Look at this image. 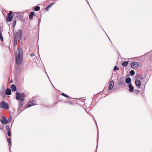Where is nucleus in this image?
<instances>
[{"instance_id":"nucleus-15","label":"nucleus","mask_w":152,"mask_h":152,"mask_svg":"<svg viewBox=\"0 0 152 152\" xmlns=\"http://www.w3.org/2000/svg\"><path fill=\"white\" fill-rule=\"evenodd\" d=\"M34 12H31L30 15H29V18L31 20H32L33 19V16H34Z\"/></svg>"},{"instance_id":"nucleus-7","label":"nucleus","mask_w":152,"mask_h":152,"mask_svg":"<svg viewBox=\"0 0 152 152\" xmlns=\"http://www.w3.org/2000/svg\"><path fill=\"white\" fill-rule=\"evenodd\" d=\"M139 66V64L136 62L134 61L131 64V67L134 69L137 68Z\"/></svg>"},{"instance_id":"nucleus-9","label":"nucleus","mask_w":152,"mask_h":152,"mask_svg":"<svg viewBox=\"0 0 152 152\" xmlns=\"http://www.w3.org/2000/svg\"><path fill=\"white\" fill-rule=\"evenodd\" d=\"M2 119L3 120H0V121L2 124H7L9 122V121H8V120L5 118L3 117Z\"/></svg>"},{"instance_id":"nucleus-34","label":"nucleus","mask_w":152,"mask_h":152,"mask_svg":"<svg viewBox=\"0 0 152 152\" xmlns=\"http://www.w3.org/2000/svg\"><path fill=\"white\" fill-rule=\"evenodd\" d=\"M142 79V78H140V80H141V79Z\"/></svg>"},{"instance_id":"nucleus-12","label":"nucleus","mask_w":152,"mask_h":152,"mask_svg":"<svg viewBox=\"0 0 152 152\" xmlns=\"http://www.w3.org/2000/svg\"><path fill=\"white\" fill-rule=\"evenodd\" d=\"M128 86L129 88V91L131 92H133L134 91V87L130 83L129 84Z\"/></svg>"},{"instance_id":"nucleus-18","label":"nucleus","mask_w":152,"mask_h":152,"mask_svg":"<svg viewBox=\"0 0 152 152\" xmlns=\"http://www.w3.org/2000/svg\"><path fill=\"white\" fill-rule=\"evenodd\" d=\"M118 83L120 85H122L125 84V82H124L122 80H120L118 81Z\"/></svg>"},{"instance_id":"nucleus-29","label":"nucleus","mask_w":152,"mask_h":152,"mask_svg":"<svg viewBox=\"0 0 152 152\" xmlns=\"http://www.w3.org/2000/svg\"><path fill=\"white\" fill-rule=\"evenodd\" d=\"M16 23V21L15 20L13 22V24H12L13 26H15Z\"/></svg>"},{"instance_id":"nucleus-32","label":"nucleus","mask_w":152,"mask_h":152,"mask_svg":"<svg viewBox=\"0 0 152 152\" xmlns=\"http://www.w3.org/2000/svg\"><path fill=\"white\" fill-rule=\"evenodd\" d=\"M55 4V3L54 2H53L51 4H50V6H52L53 4Z\"/></svg>"},{"instance_id":"nucleus-2","label":"nucleus","mask_w":152,"mask_h":152,"mask_svg":"<svg viewBox=\"0 0 152 152\" xmlns=\"http://www.w3.org/2000/svg\"><path fill=\"white\" fill-rule=\"evenodd\" d=\"M22 35V32L21 29H19L18 31L14 35V42L15 44L17 43V40H20Z\"/></svg>"},{"instance_id":"nucleus-23","label":"nucleus","mask_w":152,"mask_h":152,"mask_svg":"<svg viewBox=\"0 0 152 152\" xmlns=\"http://www.w3.org/2000/svg\"><path fill=\"white\" fill-rule=\"evenodd\" d=\"M51 6H50V5H48L47 7L45 8V10L47 11H48L49 9Z\"/></svg>"},{"instance_id":"nucleus-22","label":"nucleus","mask_w":152,"mask_h":152,"mask_svg":"<svg viewBox=\"0 0 152 152\" xmlns=\"http://www.w3.org/2000/svg\"><path fill=\"white\" fill-rule=\"evenodd\" d=\"M130 74L131 75H134V70H131L130 72Z\"/></svg>"},{"instance_id":"nucleus-5","label":"nucleus","mask_w":152,"mask_h":152,"mask_svg":"<svg viewBox=\"0 0 152 152\" xmlns=\"http://www.w3.org/2000/svg\"><path fill=\"white\" fill-rule=\"evenodd\" d=\"M37 102L36 101L33 100L32 101H29L26 105V106L27 107H30L32 106L36 105Z\"/></svg>"},{"instance_id":"nucleus-27","label":"nucleus","mask_w":152,"mask_h":152,"mask_svg":"<svg viewBox=\"0 0 152 152\" xmlns=\"http://www.w3.org/2000/svg\"><path fill=\"white\" fill-rule=\"evenodd\" d=\"M6 129L8 131V130H10V127L9 126H6Z\"/></svg>"},{"instance_id":"nucleus-17","label":"nucleus","mask_w":152,"mask_h":152,"mask_svg":"<svg viewBox=\"0 0 152 152\" xmlns=\"http://www.w3.org/2000/svg\"><path fill=\"white\" fill-rule=\"evenodd\" d=\"M128 64V61H125L123 62L122 64V65L124 66H126Z\"/></svg>"},{"instance_id":"nucleus-14","label":"nucleus","mask_w":152,"mask_h":152,"mask_svg":"<svg viewBox=\"0 0 152 152\" xmlns=\"http://www.w3.org/2000/svg\"><path fill=\"white\" fill-rule=\"evenodd\" d=\"M6 94L7 95H11V90L10 89L7 88L6 90Z\"/></svg>"},{"instance_id":"nucleus-24","label":"nucleus","mask_w":152,"mask_h":152,"mask_svg":"<svg viewBox=\"0 0 152 152\" xmlns=\"http://www.w3.org/2000/svg\"><path fill=\"white\" fill-rule=\"evenodd\" d=\"M23 106V104L21 102H20L19 103V110H20V108L22 107Z\"/></svg>"},{"instance_id":"nucleus-11","label":"nucleus","mask_w":152,"mask_h":152,"mask_svg":"<svg viewBox=\"0 0 152 152\" xmlns=\"http://www.w3.org/2000/svg\"><path fill=\"white\" fill-rule=\"evenodd\" d=\"M5 94L6 92L5 91V89L3 87L2 88V91L1 92L0 94L2 96L4 97L5 96Z\"/></svg>"},{"instance_id":"nucleus-26","label":"nucleus","mask_w":152,"mask_h":152,"mask_svg":"<svg viewBox=\"0 0 152 152\" xmlns=\"http://www.w3.org/2000/svg\"><path fill=\"white\" fill-rule=\"evenodd\" d=\"M118 70V68L116 66H115V67H114V70L115 71L116 70Z\"/></svg>"},{"instance_id":"nucleus-31","label":"nucleus","mask_w":152,"mask_h":152,"mask_svg":"<svg viewBox=\"0 0 152 152\" xmlns=\"http://www.w3.org/2000/svg\"><path fill=\"white\" fill-rule=\"evenodd\" d=\"M135 92L136 94H138L139 92V90H136L135 91Z\"/></svg>"},{"instance_id":"nucleus-28","label":"nucleus","mask_w":152,"mask_h":152,"mask_svg":"<svg viewBox=\"0 0 152 152\" xmlns=\"http://www.w3.org/2000/svg\"><path fill=\"white\" fill-rule=\"evenodd\" d=\"M61 95H63V96L65 97H69L67 95L65 94H64L62 93L61 94Z\"/></svg>"},{"instance_id":"nucleus-10","label":"nucleus","mask_w":152,"mask_h":152,"mask_svg":"<svg viewBox=\"0 0 152 152\" xmlns=\"http://www.w3.org/2000/svg\"><path fill=\"white\" fill-rule=\"evenodd\" d=\"M114 81L113 80H112L110 83V84L109 86V90H112L113 88L114 85Z\"/></svg>"},{"instance_id":"nucleus-30","label":"nucleus","mask_w":152,"mask_h":152,"mask_svg":"<svg viewBox=\"0 0 152 152\" xmlns=\"http://www.w3.org/2000/svg\"><path fill=\"white\" fill-rule=\"evenodd\" d=\"M12 120V118L11 117H10L9 118V119H8V121H9V122H10Z\"/></svg>"},{"instance_id":"nucleus-25","label":"nucleus","mask_w":152,"mask_h":152,"mask_svg":"<svg viewBox=\"0 0 152 152\" xmlns=\"http://www.w3.org/2000/svg\"><path fill=\"white\" fill-rule=\"evenodd\" d=\"M7 134L8 136L9 137H10L11 136V134L10 130H8V131H7Z\"/></svg>"},{"instance_id":"nucleus-21","label":"nucleus","mask_w":152,"mask_h":152,"mask_svg":"<svg viewBox=\"0 0 152 152\" xmlns=\"http://www.w3.org/2000/svg\"><path fill=\"white\" fill-rule=\"evenodd\" d=\"M40 7L39 6H37L34 8V10L35 11H38L40 10Z\"/></svg>"},{"instance_id":"nucleus-4","label":"nucleus","mask_w":152,"mask_h":152,"mask_svg":"<svg viewBox=\"0 0 152 152\" xmlns=\"http://www.w3.org/2000/svg\"><path fill=\"white\" fill-rule=\"evenodd\" d=\"M0 108H4L5 109H7L9 108V107L7 104L4 101H2L0 103Z\"/></svg>"},{"instance_id":"nucleus-19","label":"nucleus","mask_w":152,"mask_h":152,"mask_svg":"<svg viewBox=\"0 0 152 152\" xmlns=\"http://www.w3.org/2000/svg\"><path fill=\"white\" fill-rule=\"evenodd\" d=\"M7 140L8 142L9 143L10 147H11V140L10 138H7Z\"/></svg>"},{"instance_id":"nucleus-33","label":"nucleus","mask_w":152,"mask_h":152,"mask_svg":"<svg viewBox=\"0 0 152 152\" xmlns=\"http://www.w3.org/2000/svg\"><path fill=\"white\" fill-rule=\"evenodd\" d=\"M34 54H32V53H31L30 54V56L32 57L34 56Z\"/></svg>"},{"instance_id":"nucleus-20","label":"nucleus","mask_w":152,"mask_h":152,"mask_svg":"<svg viewBox=\"0 0 152 152\" xmlns=\"http://www.w3.org/2000/svg\"><path fill=\"white\" fill-rule=\"evenodd\" d=\"M0 38L1 40V41H3V39L2 37V33H1V31H0Z\"/></svg>"},{"instance_id":"nucleus-6","label":"nucleus","mask_w":152,"mask_h":152,"mask_svg":"<svg viewBox=\"0 0 152 152\" xmlns=\"http://www.w3.org/2000/svg\"><path fill=\"white\" fill-rule=\"evenodd\" d=\"M12 11H10L9 13L7 14V20L8 22H10L12 21L13 17L11 15H12Z\"/></svg>"},{"instance_id":"nucleus-8","label":"nucleus","mask_w":152,"mask_h":152,"mask_svg":"<svg viewBox=\"0 0 152 152\" xmlns=\"http://www.w3.org/2000/svg\"><path fill=\"white\" fill-rule=\"evenodd\" d=\"M135 84L137 87L139 88L140 87L141 83L140 81L138 79H136L135 81Z\"/></svg>"},{"instance_id":"nucleus-3","label":"nucleus","mask_w":152,"mask_h":152,"mask_svg":"<svg viewBox=\"0 0 152 152\" xmlns=\"http://www.w3.org/2000/svg\"><path fill=\"white\" fill-rule=\"evenodd\" d=\"M16 99H19L21 101H24V97L25 96V94L24 93H20L18 92L16 93Z\"/></svg>"},{"instance_id":"nucleus-13","label":"nucleus","mask_w":152,"mask_h":152,"mask_svg":"<svg viewBox=\"0 0 152 152\" xmlns=\"http://www.w3.org/2000/svg\"><path fill=\"white\" fill-rule=\"evenodd\" d=\"M11 88L12 92L15 91L16 90V87L14 84H12L11 86Z\"/></svg>"},{"instance_id":"nucleus-16","label":"nucleus","mask_w":152,"mask_h":152,"mask_svg":"<svg viewBox=\"0 0 152 152\" xmlns=\"http://www.w3.org/2000/svg\"><path fill=\"white\" fill-rule=\"evenodd\" d=\"M131 81V79L129 77H128L126 78L125 81L126 83H129Z\"/></svg>"},{"instance_id":"nucleus-1","label":"nucleus","mask_w":152,"mask_h":152,"mask_svg":"<svg viewBox=\"0 0 152 152\" xmlns=\"http://www.w3.org/2000/svg\"><path fill=\"white\" fill-rule=\"evenodd\" d=\"M23 54L21 49H18L16 52V62L18 64H20L23 61Z\"/></svg>"}]
</instances>
